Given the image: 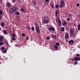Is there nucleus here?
<instances>
[{"instance_id":"12","label":"nucleus","mask_w":80,"mask_h":80,"mask_svg":"<svg viewBox=\"0 0 80 80\" xmlns=\"http://www.w3.org/2000/svg\"><path fill=\"white\" fill-rule=\"evenodd\" d=\"M3 32L5 34H6L7 33V31L6 30H4L3 31Z\"/></svg>"},{"instance_id":"40","label":"nucleus","mask_w":80,"mask_h":80,"mask_svg":"<svg viewBox=\"0 0 80 80\" xmlns=\"http://www.w3.org/2000/svg\"><path fill=\"white\" fill-rule=\"evenodd\" d=\"M49 0H45V2H48L49 1Z\"/></svg>"},{"instance_id":"57","label":"nucleus","mask_w":80,"mask_h":80,"mask_svg":"<svg viewBox=\"0 0 80 80\" xmlns=\"http://www.w3.org/2000/svg\"><path fill=\"white\" fill-rule=\"evenodd\" d=\"M2 1V0H1V1L0 2H1Z\"/></svg>"},{"instance_id":"39","label":"nucleus","mask_w":80,"mask_h":80,"mask_svg":"<svg viewBox=\"0 0 80 80\" xmlns=\"http://www.w3.org/2000/svg\"><path fill=\"white\" fill-rule=\"evenodd\" d=\"M27 28H28V30H30V29H31V28H30V27H28Z\"/></svg>"},{"instance_id":"31","label":"nucleus","mask_w":80,"mask_h":80,"mask_svg":"<svg viewBox=\"0 0 80 80\" xmlns=\"http://www.w3.org/2000/svg\"><path fill=\"white\" fill-rule=\"evenodd\" d=\"M52 38H53L54 39H55L56 38V35H55L54 36H52Z\"/></svg>"},{"instance_id":"48","label":"nucleus","mask_w":80,"mask_h":80,"mask_svg":"<svg viewBox=\"0 0 80 80\" xmlns=\"http://www.w3.org/2000/svg\"><path fill=\"white\" fill-rule=\"evenodd\" d=\"M66 42H68V40H66Z\"/></svg>"},{"instance_id":"10","label":"nucleus","mask_w":80,"mask_h":80,"mask_svg":"<svg viewBox=\"0 0 80 80\" xmlns=\"http://www.w3.org/2000/svg\"><path fill=\"white\" fill-rule=\"evenodd\" d=\"M15 14L16 15H19L20 12L18 11H17L15 12Z\"/></svg>"},{"instance_id":"33","label":"nucleus","mask_w":80,"mask_h":80,"mask_svg":"<svg viewBox=\"0 0 80 80\" xmlns=\"http://www.w3.org/2000/svg\"><path fill=\"white\" fill-rule=\"evenodd\" d=\"M5 49V48L4 47H1V50H3Z\"/></svg>"},{"instance_id":"6","label":"nucleus","mask_w":80,"mask_h":80,"mask_svg":"<svg viewBox=\"0 0 80 80\" xmlns=\"http://www.w3.org/2000/svg\"><path fill=\"white\" fill-rule=\"evenodd\" d=\"M55 31V28H52L51 27H50L48 29V31Z\"/></svg>"},{"instance_id":"19","label":"nucleus","mask_w":80,"mask_h":80,"mask_svg":"<svg viewBox=\"0 0 80 80\" xmlns=\"http://www.w3.org/2000/svg\"><path fill=\"white\" fill-rule=\"evenodd\" d=\"M32 4L33 5H36V2L34 1H33L32 2Z\"/></svg>"},{"instance_id":"46","label":"nucleus","mask_w":80,"mask_h":80,"mask_svg":"<svg viewBox=\"0 0 80 80\" xmlns=\"http://www.w3.org/2000/svg\"><path fill=\"white\" fill-rule=\"evenodd\" d=\"M13 1V2H15L16 1V0H12Z\"/></svg>"},{"instance_id":"22","label":"nucleus","mask_w":80,"mask_h":80,"mask_svg":"<svg viewBox=\"0 0 80 80\" xmlns=\"http://www.w3.org/2000/svg\"><path fill=\"white\" fill-rule=\"evenodd\" d=\"M25 36V34L24 33H22V36L23 37H24Z\"/></svg>"},{"instance_id":"56","label":"nucleus","mask_w":80,"mask_h":80,"mask_svg":"<svg viewBox=\"0 0 80 80\" xmlns=\"http://www.w3.org/2000/svg\"><path fill=\"white\" fill-rule=\"evenodd\" d=\"M79 19L80 20V18H79Z\"/></svg>"},{"instance_id":"1","label":"nucleus","mask_w":80,"mask_h":80,"mask_svg":"<svg viewBox=\"0 0 80 80\" xmlns=\"http://www.w3.org/2000/svg\"><path fill=\"white\" fill-rule=\"evenodd\" d=\"M18 9V8L17 6H15L12 8L10 9L9 13H13L16 12Z\"/></svg>"},{"instance_id":"37","label":"nucleus","mask_w":80,"mask_h":80,"mask_svg":"<svg viewBox=\"0 0 80 80\" xmlns=\"http://www.w3.org/2000/svg\"><path fill=\"white\" fill-rule=\"evenodd\" d=\"M56 45L59 46V43H58V42L56 43Z\"/></svg>"},{"instance_id":"32","label":"nucleus","mask_w":80,"mask_h":80,"mask_svg":"<svg viewBox=\"0 0 80 80\" xmlns=\"http://www.w3.org/2000/svg\"><path fill=\"white\" fill-rule=\"evenodd\" d=\"M29 39V38L28 36L26 37V40H28Z\"/></svg>"},{"instance_id":"47","label":"nucleus","mask_w":80,"mask_h":80,"mask_svg":"<svg viewBox=\"0 0 80 80\" xmlns=\"http://www.w3.org/2000/svg\"><path fill=\"white\" fill-rule=\"evenodd\" d=\"M78 30L80 31V28H78Z\"/></svg>"},{"instance_id":"29","label":"nucleus","mask_w":80,"mask_h":80,"mask_svg":"<svg viewBox=\"0 0 80 80\" xmlns=\"http://www.w3.org/2000/svg\"><path fill=\"white\" fill-rule=\"evenodd\" d=\"M12 37H13V38H15L16 37L15 35L14 34L12 33Z\"/></svg>"},{"instance_id":"49","label":"nucleus","mask_w":80,"mask_h":80,"mask_svg":"<svg viewBox=\"0 0 80 80\" xmlns=\"http://www.w3.org/2000/svg\"><path fill=\"white\" fill-rule=\"evenodd\" d=\"M2 41V39L0 38V41Z\"/></svg>"},{"instance_id":"26","label":"nucleus","mask_w":80,"mask_h":80,"mask_svg":"<svg viewBox=\"0 0 80 80\" xmlns=\"http://www.w3.org/2000/svg\"><path fill=\"white\" fill-rule=\"evenodd\" d=\"M3 44V43L2 42H0V45H2Z\"/></svg>"},{"instance_id":"43","label":"nucleus","mask_w":80,"mask_h":80,"mask_svg":"<svg viewBox=\"0 0 80 80\" xmlns=\"http://www.w3.org/2000/svg\"><path fill=\"white\" fill-rule=\"evenodd\" d=\"M69 16L70 17H72V14H69Z\"/></svg>"},{"instance_id":"38","label":"nucleus","mask_w":80,"mask_h":80,"mask_svg":"<svg viewBox=\"0 0 80 80\" xmlns=\"http://www.w3.org/2000/svg\"><path fill=\"white\" fill-rule=\"evenodd\" d=\"M67 20L68 21H70V18H68L67 19Z\"/></svg>"},{"instance_id":"58","label":"nucleus","mask_w":80,"mask_h":80,"mask_svg":"<svg viewBox=\"0 0 80 80\" xmlns=\"http://www.w3.org/2000/svg\"><path fill=\"white\" fill-rule=\"evenodd\" d=\"M11 42H12V41Z\"/></svg>"},{"instance_id":"3","label":"nucleus","mask_w":80,"mask_h":80,"mask_svg":"<svg viewBox=\"0 0 80 80\" xmlns=\"http://www.w3.org/2000/svg\"><path fill=\"white\" fill-rule=\"evenodd\" d=\"M35 26H36L35 30L36 31V32L38 34H39L40 30L39 29L40 27L38 26H36V22H35Z\"/></svg>"},{"instance_id":"8","label":"nucleus","mask_w":80,"mask_h":80,"mask_svg":"<svg viewBox=\"0 0 80 80\" xmlns=\"http://www.w3.org/2000/svg\"><path fill=\"white\" fill-rule=\"evenodd\" d=\"M74 32V30H73L72 29H71L70 30V33H71V36L75 37L76 36V35H73V32Z\"/></svg>"},{"instance_id":"24","label":"nucleus","mask_w":80,"mask_h":80,"mask_svg":"<svg viewBox=\"0 0 80 80\" xmlns=\"http://www.w3.org/2000/svg\"><path fill=\"white\" fill-rule=\"evenodd\" d=\"M12 41H14L15 40L16 38L15 37H12Z\"/></svg>"},{"instance_id":"44","label":"nucleus","mask_w":80,"mask_h":80,"mask_svg":"<svg viewBox=\"0 0 80 80\" xmlns=\"http://www.w3.org/2000/svg\"><path fill=\"white\" fill-rule=\"evenodd\" d=\"M73 22H74V23L76 22V20H74Z\"/></svg>"},{"instance_id":"50","label":"nucleus","mask_w":80,"mask_h":80,"mask_svg":"<svg viewBox=\"0 0 80 80\" xmlns=\"http://www.w3.org/2000/svg\"><path fill=\"white\" fill-rule=\"evenodd\" d=\"M72 60L73 61L75 60V58L72 59Z\"/></svg>"},{"instance_id":"14","label":"nucleus","mask_w":80,"mask_h":80,"mask_svg":"<svg viewBox=\"0 0 80 80\" xmlns=\"http://www.w3.org/2000/svg\"><path fill=\"white\" fill-rule=\"evenodd\" d=\"M1 26L2 27H3L4 26V24L3 22H1Z\"/></svg>"},{"instance_id":"35","label":"nucleus","mask_w":80,"mask_h":80,"mask_svg":"<svg viewBox=\"0 0 80 80\" xmlns=\"http://www.w3.org/2000/svg\"><path fill=\"white\" fill-rule=\"evenodd\" d=\"M79 6H80V4H79V3H77V7H79Z\"/></svg>"},{"instance_id":"54","label":"nucleus","mask_w":80,"mask_h":80,"mask_svg":"<svg viewBox=\"0 0 80 80\" xmlns=\"http://www.w3.org/2000/svg\"><path fill=\"white\" fill-rule=\"evenodd\" d=\"M2 1V0H0V1Z\"/></svg>"},{"instance_id":"23","label":"nucleus","mask_w":80,"mask_h":80,"mask_svg":"<svg viewBox=\"0 0 80 80\" xmlns=\"http://www.w3.org/2000/svg\"><path fill=\"white\" fill-rule=\"evenodd\" d=\"M50 39V38L48 36H47L46 38V39L48 40H49Z\"/></svg>"},{"instance_id":"20","label":"nucleus","mask_w":80,"mask_h":80,"mask_svg":"<svg viewBox=\"0 0 80 80\" xmlns=\"http://www.w3.org/2000/svg\"><path fill=\"white\" fill-rule=\"evenodd\" d=\"M58 13V11H56L55 12L56 16H57Z\"/></svg>"},{"instance_id":"52","label":"nucleus","mask_w":80,"mask_h":80,"mask_svg":"<svg viewBox=\"0 0 80 80\" xmlns=\"http://www.w3.org/2000/svg\"><path fill=\"white\" fill-rule=\"evenodd\" d=\"M1 19V16H0V19Z\"/></svg>"},{"instance_id":"41","label":"nucleus","mask_w":80,"mask_h":80,"mask_svg":"<svg viewBox=\"0 0 80 80\" xmlns=\"http://www.w3.org/2000/svg\"><path fill=\"white\" fill-rule=\"evenodd\" d=\"M75 65H77L78 64V62L76 61L75 62Z\"/></svg>"},{"instance_id":"51","label":"nucleus","mask_w":80,"mask_h":80,"mask_svg":"<svg viewBox=\"0 0 80 80\" xmlns=\"http://www.w3.org/2000/svg\"><path fill=\"white\" fill-rule=\"evenodd\" d=\"M8 43H7V45H8Z\"/></svg>"},{"instance_id":"34","label":"nucleus","mask_w":80,"mask_h":80,"mask_svg":"<svg viewBox=\"0 0 80 80\" xmlns=\"http://www.w3.org/2000/svg\"><path fill=\"white\" fill-rule=\"evenodd\" d=\"M0 38L2 39L4 38V37L3 36H0Z\"/></svg>"},{"instance_id":"30","label":"nucleus","mask_w":80,"mask_h":80,"mask_svg":"<svg viewBox=\"0 0 80 80\" xmlns=\"http://www.w3.org/2000/svg\"><path fill=\"white\" fill-rule=\"evenodd\" d=\"M2 10H0V15H2Z\"/></svg>"},{"instance_id":"25","label":"nucleus","mask_w":80,"mask_h":80,"mask_svg":"<svg viewBox=\"0 0 80 80\" xmlns=\"http://www.w3.org/2000/svg\"><path fill=\"white\" fill-rule=\"evenodd\" d=\"M31 30H32V31H34V30H35V28L34 27H32L31 28Z\"/></svg>"},{"instance_id":"42","label":"nucleus","mask_w":80,"mask_h":80,"mask_svg":"<svg viewBox=\"0 0 80 80\" xmlns=\"http://www.w3.org/2000/svg\"><path fill=\"white\" fill-rule=\"evenodd\" d=\"M9 33H10L11 34L12 33V31H11L9 32Z\"/></svg>"},{"instance_id":"55","label":"nucleus","mask_w":80,"mask_h":80,"mask_svg":"<svg viewBox=\"0 0 80 80\" xmlns=\"http://www.w3.org/2000/svg\"><path fill=\"white\" fill-rule=\"evenodd\" d=\"M3 1H5V0H3Z\"/></svg>"},{"instance_id":"53","label":"nucleus","mask_w":80,"mask_h":80,"mask_svg":"<svg viewBox=\"0 0 80 80\" xmlns=\"http://www.w3.org/2000/svg\"><path fill=\"white\" fill-rule=\"evenodd\" d=\"M79 57V58H80V56L79 57Z\"/></svg>"},{"instance_id":"5","label":"nucleus","mask_w":80,"mask_h":80,"mask_svg":"<svg viewBox=\"0 0 80 80\" xmlns=\"http://www.w3.org/2000/svg\"><path fill=\"white\" fill-rule=\"evenodd\" d=\"M65 39H68L69 38V36L68 33H66L65 35Z\"/></svg>"},{"instance_id":"27","label":"nucleus","mask_w":80,"mask_h":80,"mask_svg":"<svg viewBox=\"0 0 80 80\" xmlns=\"http://www.w3.org/2000/svg\"><path fill=\"white\" fill-rule=\"evenodd\" d=\"M51 6L52 8H54V5L51 4Z\"/></svg>"},{"instance_id":"18","label":"nucleus","mask_w":80,"mask_h":80,"mask_svg":"<svg viewBox=\"0 0 80 80\" xmlns=\"http://www.w3.org/2000/svg\"><path fill=\"white\" fill-rule=\"evenodd\" d=\"M21 12H25V10L24 9H23V8H22L21 9Z\"/></svg>"},{"instance_id":"9","label":"nucleus","mask_w":80,"mask_h":80,"mask_svg":"<svg viewBox=\"0 0 80 80\" xmlns=\"http://www.w3.org/2000/svg\"><path fill=\"white\" fill-rule=\"evenodd\" d=\"M74 42V41L73 40H70L69 42L68 43L69 44H70L71 43H73Z\"/></svg>"},{"instance_id":"2","label":"nucleus","mask_w":80,"mask_h":80,"mask_svg":"<svg viewBox=\"0 0 80 80\" xmlns=\"http://www.w3.org/2000/svg\"><path fill=\"white\" fill-rule=\"evenodd\" d=\"M49 21V19L47 17H44L42 20V23L44 24H47Z\"/></svg>"},{"instance_id":"15","label":"nucleus","mask_w":80,"mask_h":80,"mask_svg":"<svg viewBox=\"0 0 80 80\" xmlns=\"http://www.w3.org/2000/svg\"><path fill=\"white\" fill-rule=\"evenodd\" d=\"M7 51V49H6L4 50H3L2 51V52L3 53H5V52H6Z\"/></svg>"},{"instance_id":"28","label":"nucleus","mask_w":80,"mask_h":80,"mask_svg":"<svg viewBox=\"0 0 80 80\" xmlns=\"http://www.w3.org/2000/svg\"><path fill=\"white\" fill-rule=\"evenodd\" d=\"M54 47L56 49H58V46L56 45L54 46Z\"/></svg>"},{"instance_id":"36","label":"nucleus","mask_w":80,"mask_h":80,"mask_svg":"<svg viewBox=\"0 0 80 80\" xmlns=\"http://www.w3.org/2000/svg\"><path fill=\"white\" fill-rule=\"evenodd\" d=\"M77 57H80V55L79 54H77Z\"/></svg>"},{"instance_id":"7","label":"nucleus","mask_w":80,"mask_h":80,"mask_svg":"<svg viewBox=\"0 0 80 80\" xmlns=\"http://www.w3.org/2000/svg\"><path fill=\"white\" fill-rule=\"evenodd\" d=\"M75 61H80V58L79 57H76L75 58Z\"/></svg>"},{"instance_id":"4","label":"nucleus","mask_w":80,"mask_h":80,"mask_svg":"<svg viewBox=\"0 0 80 80\" xmlns=\"http://www.w3.org/2000/svg\"><path fill=\"white\" fill-rule=\"evenodd\" d=\"M65 2L64 0H61L60 2V6H59L60 8H62L65 6Z\"/></svg>"},{"instance_id":"11","label":"nucleus","mask_w":80,"mask_h":80,"mask_svg":"<svg viewBox=\"0 0 80 80\" xmlns=\"http://www.w3.org/2000/svg\"><path fill=\"white\" fill-rule=\"evenodd\" d=\"M58 20H59V21H58V22H59L58 23V25L59 26H61V24H62L61 21L60 19H58Z\"/></svg>"},{"instance_id":"13","label":"nucleus","mask_w":80,"mask_h":80,"mask_svg":"<svg viewBox=\"0 0 80 80\" xmlns=\"http://www.w3.org/2000/svg\"><path fill=\"white\" fill-rule=\"evenodd\" d=\"M59 7V4H56L55 6V8H58Z\"/></svg>"},{"instance_id":"45","label":"nucleus","mask_w":80,"mask_h":80,"mask_svg":"<svg viewBox=\"0 0 80 80\" xmlns=\"http://www.w3.org/2000/svg\"><path fill=\"white\" fill-rule=\"evenodd\" d=\"M78 27V28H80V25H79Z\"/></svg>"},{"instance_id":"17","label":"nucleus","mask_w":80,"mask_h":80,"mask_svg":"<svg viewBox=\"0 0 80 80\" xmlns=\"http://www.w3.org/2000/svg\"><path fill=\"white\" fill-rule=\"evenodd\" d=\"M64 30H65V28L64 27H63L61 28V31L62 32H63V31H64Z\"/></svg>"},{"instance_id":"21","label":"nucleus","mask_w":80,"mask_h":80,"mask_svg":"<svg viewBox=\"0 0 80 80\" xmlns=\"http://www.w3.org/2000/svg\"><path fill=\"white\" fill-rule=\"evenodd\" d=\"M7 5L8 7H9L10 6V3L8 2V3H7Z\"/></svg>"},{"instance_id":"16","label":"nucleus","mask_w":80,"mask_h":80,"mask_svg":"<svg viewBox=\"0 0 80 80\" xmlns=\"http://www.w3.org/2000/svg\"><path fill=\"white\" fill-rule=\"evenodd\" d=\"M67 24V22H63V24H62V25L63 26Z\"/></svg>"}]
</instances>
